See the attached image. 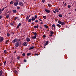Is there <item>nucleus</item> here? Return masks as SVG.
Masks as SVG:
<instances>
[{
	"mask_svg": "<svg viewBox=\"0 0 76 76\" xmlns=\"http://www.w3.org/2000/svg\"><path fill=\"white\" fill-rule=\"evenodd\" d=\"M18 39L15 38L12 41V43H13V44H15V42H18Z\"/></svg>",
	"mask_w": 76,
	"mask_h": 76,
	"instance_id": "f257e3e1",
	"label": "nucleus"
},
{
	"mask_svg": "<svg viewBox=\"0 0 76 76\" xmlns=\"http://www.w3.org/2000/svg\"><path fill=\"white\" fill-rule=\"evenodd\" d=\"M23 46H25L26 47V46H27L28 45V42H24L23 43Z\"/></svg>",
	"mask_w": 76,
	"mask_h": 76,
	"instance_id": "f03ea898",
	"label": "nucleus"
},
{
	"mask_svg": "<svg viewBox=\"0 0 76 76\" xmlns=\"http://www.w3.org/2000/svg\"><path fill=\"white\" fill-rule=\"evenodd\" d=\"M3 40H4V38L0 36V42H3Z\"/></svg>",
	"mask_w": 76,
	"mask_h": 76,
	"instance_id": "7ed1b4c3",
	"label": "nucleus"
},
{
	"mask_svg": "<svg viewBox=\"0 0 76 76\" xmlns=\"http://www.w3.org/2000/svg\"><path fill=\"white\" fill-rule=\"evenodd\" d=\"M19 45V42H18L15 43V47L18 48Z\"/></svg>",
	"mask_w": 76,
	"mask_h": 76,
	"instance_id": "20e7f679",
	"label": "nucleus"
},
{
	"mask_svg": "<svg viewBox=\"0 0 76 76\" xmlns=\"http://www.w3.org/2000/svg\"><path fill=\"white\" fill-rule=\"evenodd\" d=\"M45 11L46 12H47V13H49L50 12V10L48 9H46L45 10Z\"/></svg>",
	"mask_w": 76,
	"mask_h": 76,
	"instance_id": "39448f33",
	"label": "nucleus"
},
{
	"mask_svg": "<svg viewBox=\"0 0 76 76\" xmlns=\"http://www.w3.org/2000/svg\"><path fill=\"white\" fill-rule=\"evenodd\" d=\"M18 5L19 6H23V3L22 2H20L19 3Z\"/></svg>",
	"mask_w": 76,
	"mask_h": 76,
	"instance_id": "423d86ee",
	"label": "nucleus"
},
{
	"mask_svg": "<svg viewBox=\"0 0 76 76\" xmlns=\"http://www.w3.org/2000/svg\"><path fill=\"white\" fill-rule=\"evenodd\" d=\"M18 1H15L14 4L15 6H18Z\"/></svg>",
	"mask_w": 76,
	"mask_h": 76,
	"instance_id": "0eeeda50",
	"label": "nucleus"
},
{
	"mask_svg": "<svg viewBox=\"0 0 76 76\" xmlns=\"http://www.w3.org/2000/svg\"><path fill=\"white\" fill-rule=\"evenodd\" d=\"M26 41L27 42H29V41H31V39H30V38L29 37H27L26 38Z\"/></svg>",
	"mask_w": 76,
	"mask_h": 76,
	"instance_id": "6e6552de",
	"label": "nucleus"
},
{
	"mask_svg": "<svg viewBox=\"0 0 76 76\" xmlns=\"http://www.w3.org/2000/svg\"><path fill=\"white\" fill-rule=\"evenodd\" d=\"M21 25V23H20L17 26L16 28H19V26H20Z\"/></svg>",
	"mask_w": 76,
	"mask_h": 76,
	"instance_id": "1a4fd4ad",
	"label": "nucleus"
},
{
	"mask_svg": "<svg viewBox=\"0 0 76 76\" xmlns=\"http://www.w3.org/2000/svg\"><path fill=\"white\" fill-rule=\"evenodd\" d=\"M36 19V18H35L34 17H32L31 18V20L32 21H33V20H35Z\"/></svg>",
	"mask_w": 76,
	"mask_h": 76,
	"instance_id": "9d476101",
	"label": "nucleus"
},
{
	"mask_svg": "<svg viewBox=\"0 0 76 76\" xmlns=\"http://www.w3.org/2000/svg\"><path fill=\"white\" fill-rule=\"evenodd\" d=\"M49 42L48 41H47L46 42V43H45V46H46L45 45H47L48 44V42Z\"/></svg>",
	"mask_w": 76,
	"mask_h": 76,
	"instance_id": "9b49d317",
	"label": "nucleus"
},
{
	"mask_svg": "<svg viewBox=\"0 0 76 76\" xmlns=\"http://www.w3.org/2000/svg\"><path fill=\"white\" fill-rule=\"evenodd\" d=\"M32 34H34V36H37V33L35 32H32Z\"/></svg>",
	"mask_w": 76,
	"mask_h": 76,
	"instance_id": "f8f14e48",
	"label": "nucleus"
},
{
	"mask_svg": "<svg viewBox=\"0 0 76 76\" xmlns=\"http://www.w3.org/2000/svg\"><path fill=\"white\" fill-rule=\"evenodd\" d=\"M31 38H33V39H36V38H37V36H31Z\"/></svg>",
	"mask_w": 76,
	"mask_h": 76,
	"instance_id": "ddd939ff",
	"label": "nucleus"
},
{
	"mask_svg": "<svg viewBox=\"0 0 76 76\" xmlns=\"http://www.w3.org/2000/svg\"><path fill=\"white\" fill-rule=\"evenodd\" d=\"M34 46H32L30 48H29V50H31L32 49H34Z\"/></svg>",
	"mask_w": 76,
	"mask_h": 76,
	"instance_id": "4468645a",
	"label": "nucleus"
},
{
	"mask_svg": "<svg viewBox=\"0 0 76 76\" xmlns=\"http://www.w3.org/2000/svg\"><path fill=\"white\" fill-rule=\"evenodd\" d=\"M3 73V71L2 70L0 71V76H2V73Z\"/></svg>",
	"mask_w": 76,
	"mask_h": 76,
	"instance_id": "2eb2a0df",
	"label": "nucleus"
},
{
	"mask_svg": "<svg viewBox=\"0 0 76 76\" xmlns=\"http://www.w3.org/2000/svg\"><path fill=\"white\" fill-rule=\"evenodd\" d=\"M39 27V25H37V26H34V28H35L36 29V28H37Z\"/></svg>",
	"mask_w": 76,
	"mask_h": 76,
	"instance_id": "dca6fc26",
	"label": "nucleus"
},
{
	"mask_svg": "<svg viewBox=\"0 0 76 76\" xmlns=\"http://www.w3.org/2000/svg\"><path fill=\"white\" fill-rule=\"evenodd\" d=\"M56 26H58V28H61V25L60 24H57L56 25Z\"/></svg>",
	"mask_w": 76,
	"mask_h": 76,
	"instance_id": "f3484780",
	"label": "nucleus"
},
{
	"mask_svg": "<svg viewBox=\"0 0 76 76\" xmlns=\"http://www.w3.org/2000/svg\"><path fill=\"white\" fill-rule=\"evenodd\" d=\"M12 12H13V13H16V12H17V11H16V10H12Z\"/></svg>",
	"mask_w": 76,
	"mask_h": 76,
	"instance_id": "a211bd4d",
	"label": "nucleus"
},
{
	"mask_svg": "<svg viewBox=\"0 0 76 76\" xmlns=\"http://www.w3.org/2000/svg\"><path fill=\"white\" fill-rule=\"evenodd\" d=\"M55 10L56 12H59V11L58 10V9L56 8V9H55Z\"/></svg>",
	"mask_w": 76,
	"mask_h": 76,
	"instance_id": "6ab92c4d",
	"label": "nucleus"
},
{
	"mask_svg": "<svg viewBox=\"0 0 76 76\" xmlns=\"http://www.w3.org/2000/svg\"><path fill=\"white\" fill-rule=\"evenodd\" d=\"M65 24V23L64 22H61V25H64Z\"/></svg>",
	"mask_w": 76,
	"mask_h": 76,
	"instance_id": "aec40b11",
	"label": "nucleus"
},
{
	"mask_svg": "<svg viewBox=\"0 0 76 76\" xmlns=\"http://www.w3.org/2000/svg\"><path fill=\"white\" fill-rule=\"evenodd\" d=\"M44 26L45 28H49V27H48V26H47V25H44Z\"/></svg>",
	"mask_w": 76,
	"mask_h": 76,
	"instance_id": "412c9836",
	"label": "nucleus"
},
{
	"mask_svg": "<svg viewBox=\"0 0 76 76\" xmlns=\"http://www.w3.org/2000/svg\"><path fill=\"white\" fill-rule=\"evenodd\" d=\"M9 40H7V41H6L5 42V44H8V42H9Z\"/></svg>",
	"mask_w": 76,
	"mask_h": 76,
	"instance_id": "4be33fe9",
	"label": "nucleus"
},
{
	"mask_svg": "<svg viewBox=\"0 0 76 76\" xmlns=\"http://www.w3.org/2000/svg\"><path fill=\"white\" fill-rule=\"evenodd\" d=\"M58 16L59 17H60V18H62V17H63V15H61V14H59Z\"/></svg>",
	"mask_w": 76,
	"mask_h": 76,
	"instance_id": "5701e85b",
	"label": "nucleus"
},
{
	"mask_svg": "<svg viewBox=\"0 0 76 76\" xmlns=\"http://www.w3.org/2000/svg\"><path fill=\"white\" fill-rule=\"evenodd\" d=\"M30 55H31V53H29L27 54V55L28 56H30Z\"/></svg>",
	"mask_w": 76,
	"mask_h": 76,
	"instance_id": "b1692460",
	"label": "nucleus"
},
{
	"mask_svg": "<svg viewBox=\"0 0 76 76\" xmlns=\"http://www.w3.org/2000/svg\"><path fill=\"white\" fill-rule=\"evenodd\" d=\"M61 21L60 20H58V23H59V24H61Z\"/></svg>",
	"mask_w": 76,
	"mask_h": 76,
	"instance_id": "393cba45",
	"label": "nucleus"
},
{
	"mask_svg": "<svg viewBox=\"0 0 76 76\" xmlns=\"http://www.w3.org/2000/svg\"><path fill=\"white\" fill-rule=\"evenodd\" d=\"M48 6L49 7H51V6H52V5L50 4H48Z\"/></svg>",
	"mask_w": 76,
	"mask_h": 76,
	"instance_id": "a878e982",
	"label": "nucleus"
},
{
	"mask_svg": "<svg viewBox=\"0 0 76 76\" xmlns=\"http://www.w3.org/2000/svg\"><path fill=\"white\" fill-rule=\"evenodd\" d=\"M10 34L11 35H13V34H14V33H13L12 31H11L10 32Z\"/></svg>",
	"mask_w": 76,
	"mask_h": 76,
	"instance_id": "bb28decb",
	"label": "nucleus"
},
{
	"mask_svg": "<svg viewBox=\"0 0 76 76\" xmlns=\"http://www.w3.org/2000/svg\"><path fill=\"white\" fill-rule=\"evenodd\" d=\"M31 20H32L31 19H28V22H31Z\"/></svg>",
	"mask_w": 76,
	"mask_h": 76,
	"instance_id": "cd10ccee",
	"label": "nucleus"
},
{
	"mask_svg": "<svg viewBox=\"0 0 76 76\" xmlns=\"http://www.w3.org/2000/svg\"><path fill=\"white\" fill-rule=\"evenodd\" d=\"M52 26V27H54V28H56V25H55V24H53Z\"/></svg>",
	"mask_w": 76,
	"mask_h": 76,
	"instance_id": "c85d7f7f",
	"label": "nucleus"
},
{
	"mask_svg": "<svg viewBox=\"0 0 76 76\" xmlns=\"http://www.w3.org/2000/svg\"><path fill=\"white\" fill-rule=\"evenodd\" d=\"M28 19H29V18L28 17V15H27L26 18V20H28Z\"/></svg>",
	"mask_w": 76,
	"mask_h": 76,
	"instance_id": "c756f323",
	"label": "nucleus"
},
{
	"mask_svg": "<svg viewBox=\"0 0 76 76\" xmlns=\"http://www.w3.org/2000/svg\"><path fill=\"white\" fill-rule=\"evenodd\" d=\"M50 34L51 35H53V34H54V32L53 31L50 32Z\"/></svg>",
	"mask_w": 76,
	"mask_h": 76,
	"instance_id": "7c9ffc66",
	"label": "nucleus"
},
{
	"mask_svg": "<svg viewBox=\"0 0 76 76\" xmlns=\"http://www.w3.org/2000/svg\"><path fill=\"white\" fill-rule=\"evenodd\" d=\"M43 18H44V19H45L47 18V17H46V16H43Z\"/></svg>",
	"mask_w": 76,
	"mask_h": 76,
	"instance_id": "2f4dec72",
	"label": "nucleus"
},
{
	"mask_svg": "<svg viewBox=\"0 0 76 76\" xmlns=\"http://www.w3.org/2000/svg\"><path fill=\"white\" fill-rule=\"evenodd\" d=\"M16 19H18V17H15L14 18V20H16Z\"/></svg>",
	"mask_w": 76,
	"mask_h": 76,
	"instance_id": "473e14b6",
	"label": "nucleus"
},
{
	"mask_svg": "<svg viewBox=\"0 0 76 76\" xmlns=\"http://www.w3.org/2000/svg\"><path fill=\"white\" fill-rule=\"evenodd\" d=\"M7 37H9V36H10V34L7 33Z\"/></svg>",
	"mask_w": 76,
	"mask_h": 76,
	"instance_id": "72a5a7b5",
	"label": "nucleus"
},
{
	"mask_svg": "<svg viewBox=\"0 0 76 76\" xmlns=\"http://www.w3.org/2000/svg\"><path fill=\"white\" fill-rule=\"evenodd\" d=\"M10 4H13V1H11L10 2Z\"/></svg>",
	"mask_w": 76,
	"mask_h": 76,
	"instance_id": "f704fd0d",
	"label": "nucleus"
},
{
	"mask_svg": "<svg viewBox=\"0 0 76 76\" xmlns=\"http://www.w3.org/2000/svg\"><path fill=\"white\" fill-rule=\"evenodd\" d=\"M6 61H4V66H6Z\"/></svg>",
	"mask_w": 76,
	"mask_h": 76,
	"instance_id": "c9c22d12",
	"label": "nucleus"
},
{
	"mask_svg": "<svg viewBox=\"0 0 76 76\" xmlns=\"http://www.w3.org/2000/svg\"><path fill=\"white\" fill-rule=\"evenodd\" d=\"M22 55L23 57H24V56H25V53H23L22 54Z\"/></svg>",
	"mask_w": 76,
	"mask_h": 76,
	"instance_id": "e433bc0d",
	"label": "nucleus"
},
{
	"mask_svg": "<svg viewBox=\"0 0 76 76\" xmlns=\"http://www.w3.org/2000/svg\"><path fill=\"white\" fill-rule=\"evenodd\" d=\"M1 9H0V14H1L2 13V12H1Z\"/></svg>",
	"mask_w": 76,
	"mask_h": 76,
	"instance_id": "4c0bfd02",
	"label": "nucleus"
},
{
	"mask_svg": "<svg viewBox=\"0 0 76 76\" xmlns=\"http://www.w3.org/2000/svg\"><path fill=\"white\" fill-rule=\"evenodd\" d=\"M17 9H18V10L20 9V7H17Z\"/></svg>",
	"mask_w": 76,
	"mask_h": 76,
	"instance_id": "58836bf2",
	"label": "nucleus"
},
{
	"mask_svg": "<svg viewBox=\"0 0 76 76\" xmlns=\"http://www.w3.org/2000/svg\"><path fill=\"white\" fill-rule=\"evenodd\" d=\"M38 17V16H37V15H36L34 16V18L36 19V18H37Z\"/></svg>",
	"mask_w": 76,
	"mask_h": 76,
	"instance_id": "ea45409f",
	"label": "nucleus"
},
{
	"mask_svg": "<svg viewBox=\"0 0 76 76\" xmlns=\"http://www.w3.org/2000/svg\"><path fill=\"white\" fill-rule=\"evenodd\" d=\"M45 0H42V1L43 3L45 2Z\"/></svg>",
	"mask_w": 76,
	"mask_h": 76,
	"instance_id": "a19ab883",
	"label": "nucleus"
},
{
	"mask_svg": "<svg viewBox=\"0 0 76 76\" xmlns=\"http://www.w3.org/2000/svg\"><path fill=\"white\" fill-rule=\"evenodd\" d=\"M17 58L18 60H19L20 59V57H18Z\"/></svg>",
	"mask_w": 76,
	"mask_h": 76,
	"instance_id": "79ce46f5",
	"label": "nucleus"
},
{
	"mask_svg": "<svg viewBox=\"0 0 76 76\" xmlns=\"http://www.w3.org/2000/svg\"><path fill=\"white\" fill-rule=\"evenodd\" d=\"M53 12V13H56V11H54V10H52Z\"/></svg>",
	"mask_w": 76,
	"mask_h": 76,
	"instance_id": "37998d69",
	"label": "nucleus"
},
{
	"mask_svg": "<svg viewBox=\"0 0 76 76\" xmlns=\"http://www.w3.org/2000/svg\"><path fill=\"white\" fill-rule=\"evenodd\" d=\"M6 18H9V15H7L6 16Z\"/></svg>",
	"mask_w": 76,
	"mask_h": 76,
	"instance_id": "c03bdc74",
	"label": "nucleus"
},
{
	"mask_svg": "<svg viewBox=\"0 0 76 76\" xmlns=\"http://www.w3.org/2000/svg\"><path fill=\"white\" fill-rule=\"evenodd\" d=\"M68 8H70V7H71V6L70 5H69L68 6Z\"/></svg>",
	"mask_w": 76,
	"mask_h": 76,
	"instance_id": "a18cd8bd",
	"label": "nucleus"
},
{
	"mask_svg": "<svg viewBox=\"0 0 76 76\" xmlns=\"http://www.w3.org/2000/svg\"><path fill=\"white\" fill-rule=\"evenodd\" d=\"M2 17H3V16L0 15V19H1L2 18Z\"/></svg>",
	"mask_w": 76,
	"mask_h": 76,
	"instance_id": "49530a36",
	"label": "nucleus"
},
{
	"mask_svg": "<svg viewBox=\"0 0 76 76\" xmlns=\"http://www.w3.org/2000/svg\"><path fill=\"white\" fill-rule=\"evenodd\" d=\"M19 44L20 45H22V42H20L19 43Z\"/></svg>",
	"mask_w": 76,
	"mask_h": 76,
	"instance_id": "de8ad7c7",
	"label": "nucleus"
},
{
	"mask_svg": "<svg viewBox=\"0 0 76 76\" xmlns=\"http://www.w3.org/2000/svg\"><path fill=\"white\" fill-rule=\"evenodd\" d=\"M4 10V8H3L2 9V10H1V12H3V11Z\"/></svg>",
	"mask_w": 76,
	"mask_h": 76,
	"instance_id": "09e8293b",
	"label": "nucleus"
},
{
	"mask_svg": "<svg viewBox=\"0 0 76 76\" xmlns=\"http://www.w3.org/2000/svg\"><path fill=\"white\" fill-rule=\"evenodd\" d=\"M11 25H12V26H13V25H13V23H11Z\"/></svg>",
	"mask_w": 76,
	"mask_h": 76,
	"instance_id": "8fccbe9b",
	"label": "nucleus"
},
{
	"mask_svg": "<svg viewBox=\"0 0 76 76\" xmlns=\"http://www.w3.org/2000/svg\"><path fill=\"white\" fill-rule=\"evenodd\" d=\"M4 53H6V50H5L4 51Z\"/></svg>",
	"mask_w": 76,
	"mask_h": 76,
	"instance_id": "3c124183",
	"label": "nucleus"
},
{
	"mask_svg": "<svg viewBox=\"0 0 76 76\" xmlns=\"http://www.w3.org/2000/svg\"><path fill=\"white\" fill-rule=\"evenodd\" d=\"M35 22L36 23H37V22H38V20H35Z\"/></svg>",
	"mask_w": 76,
	"mask_h": 76,
	"instance_id": "603ef678",
	"label": "nucleus"
},
{
	"mask_svg": "<svg viewBox=\"0 0 76 76\" xmlns=\"http://www.w3.org/2000/svg\"><path fill=\"white\" fill-rule=\"evenodd\" d=\"M24 62H25V63H26V59H25L24 60Z\"/></svg>",
	"mask_w": 76,
	"mask_h": 76,
	"instance_id": "864d4df0",
	"label": "nucleus"
},
{
	"mask_svg": "<svg viewBox=\"0 0 76 76\" xmlns=\"http://www.w3.org/2000/svg\"><path fill=\"white\" fill-rule=\"evenodd\" d=\"M43 38H45V37H46V36H45V35H44L43 36Z\"/></svg>",
	"mask_w": 76,
	"mask_h": 76,
	"instance_id": "5fc2aeb1",
	"label": "nucleus"
},
{
	"mask_svg": "<svg viewBox=\"0 0 76 76\" xmlns=\"http://www.w3.org/2000/svg\"><path fill=\"white\" fill-rule=\"evenodd\" d=\"M15 73H18V72H17V71H16V70H15Z\"/></svg>",
	"mask_w": 76,
	"mask_h": 76,
	"instance_id": "6e6d98bb",
	"label": "nucleus"
},
{
	"mask_svg": "<svg viewBox=\"0 0 76 76\" xmlns=\"http://www.w3.org/2000/svg\"><path fill=\"white\" fill-rule=\"evenodd\" d=\"M20 39H18V42H20Z\"/></svg>",
	"mask_w": 76,
	"mask_h": 76,
	"instance_id": "4d7b16f0",
	"label": "nucleus"
},
{
	"mask_svg": "<svg viewBox=\"0 0 76 76\" xmlns=\"http://www.w3.org/2000/svg\"><path fill=\"white\" fill-rule=\"evenodd\" d=\"M66 5H67V4H66V3L65 4H64V6H66Z\"/></svg>",
	"mask_w": 76,
	"mask_h": 76,
	"instance_id": "13d9d810",
	"label": "nucleus"
},
{
	"mask_svg": "<svg viewBox=\"0 0 76 76\" xmlns=\"http://www.w3.org/2000/svg\"><path fill=\"white\" fill-rule=\"evenodd\" d=\"M35 55H36V56H38V54H35Z\"/></svg>",
	"mask_w": 76,
	"mask_h": 76,
	"instance_id": "bf43d9fd",
	"label": "nucleus"
},
{
	"mask_svg": "<svg viewBox=\"0 0 76 76\" xmlns=\"http://www.w3.org/2000/svg\"><path fill=\"white\" fill-rule=\"evenodd\" d=\"M39 20H40V21H42V20L39 19Z\"/></svg>",
	"mask_w": 76,
	"mask_h": 76,
	"instance_id": "052dcab7",
	"label": "nucleus"
},
{
	"mask_svg": "<svg viewBox=\"0 0 76 76\" xmlns=\"http://www.w3.org/2000/svg\"><path fill=\"white\" fill-rule=\"evenodd\" d=\"M52 34L50 35H49L50 37H52Z\"/></svg>",
	"mask_w": 76,
	"mask_h": 76,
	"instance_id": "680f3d73",
	"label": "nucleus"
},
{
	"mask_svg": "<svg viewBox=\"0 0 76 76\" xmlns=\"http://www.w3.org/2000/svg\"><path fill=\"white\" fill-rule=\"evenodd\" d=\"M40 24H43V23H42V22H41V23H40Z\"/></svg>",
	"mask_w": 76,
	"mask_h": 76,
	"instance_id": "e2e57ef3",
	"label": "nucleus"
},
{
	"mask_svg": "<svg viewBox=\"0 0 76 76\" xmlns=\"http://www.w3.org/2000/svg\"><path fill=\"white\" fill-rule=\"evenodd\" d=\"M31 16V15H29V16L28 17V18H30V17Z\"/></svg>",
	"mask_w": 76,
	"mask_h": 76,
	"instance_id": "0e129e2a",
	"label": "nucleus"
},
{
	"mask_svg": "<svg viewBox=\"0 0 76 76\" xmlns=\"http://www.w3.org/2000/svg\"><path fill=\"white\" fill-rule=\"evenodd\" d=\"M68 14L69 15H70V14H71V12L69 13Z\"/></svg>",
	"mask_w": 76,
	"mask_h": 76,
	"instance_id": "69168bd1",
	"label": "nucleus"
},
{
	"mask_svg": "<svg viewBox=\"0 0 76 76\" xmlns=\"http://www.w3.org/2000/svg\"><path fill=\"white\" fill-rule=\"evenodd\" d=\"M6 7H7V6H6V7H4V9H6Z\"/></svg>",
	"mask_w": 76,
	"mask_h": 76,
	"instance_id": "338daca9",
	"label": "nucleus"
},
{
	"mask_svg": "<svg viewBox=\"0 0 76 76\" xmlns=\"http://www.w3.org/2000/svg\"><path fill=\"white\" fill-rule=\"evenodd\" d=\"M75 11L76 12V8L75 10Z\"/></svg>",
	"mask_w": 76,
	"mask_h": 76,
	"instance_id": "774afa93",
	"label": "nucleus"
}]
</instances>
